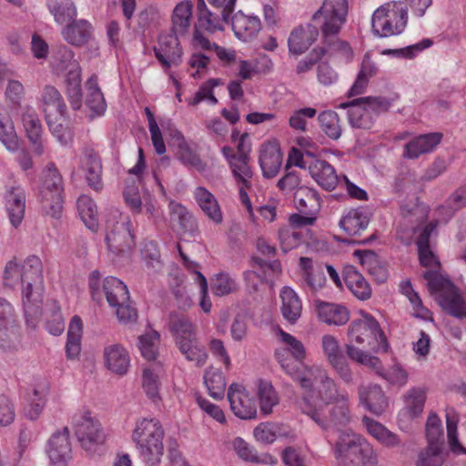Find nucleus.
<instances>
[{"instance_id":"nucleus-44","label":"nucleus","mask_w":466,"mask_h":466,"mask_svg":"<svg viewBox=\"0 0 466 466\" xmlns=\"http://www.w3.org/2000/svg\"><path fill=\"white\" fill-rule=\"evenodd\" d=\"M171 218L177 221L184 233L194 236L198 232V223L194 216L181 204L171 202Z\"/></svg>"},{"instance_id":"nucleus-54","label":"nucleus","mask_w":466,"mask_h":466,"mask_svg":"<svg viewBox=\"0 0 466 466\" xmlns=\"http://www.w3.org/2000/svg\"><path fill=\"white\" fill-rule=\"evenodd\" d=\"M359 400L367 410L377 414V403L379 401V385H360L358 389Z\"/></svg>"},{"instance_id":"nucleus-28","label":"nucleus","mask_w":466,"mask_h":466,"mask_svg":"<svg viewBox=\"0 0 466 466\" xmlns=\"http://www.w3.org/2000/svg\"><path fill=\"white\" fill-rule=\"evenodd\" d=\"M62 35L68 44L82 46L92 36V25L85 19L74 20L63 28Z\"/></svg>"},{"instance_id":"nucleus-22","label":"nucleus","mask_w":466,"mask_h":466,"mask_svg":"<svg viewBox=\"0 0 466 466\" xmlns=\"http://www.w3.org/2000/svg\"><path fill=\"white\" fill-rule=\"evenodd\" d=\"M319 35L317 27L308 25L306 27L299 25L294 28L289 37V51L293 55L305 53L316 41Z\"/></svg>"},{"instance_id":"nucleus-50","label":"nucleus","mask_w":466,"mask_h":466,"mask_svg":"<svg viewBox=\"0 0 466 466\" xmlns=\"http://www.w3.org/2000/svg\"><path fill=\"white\" fill-rule=\"evenodd\" d=\"M197 11L198 25L201 28L209 32L223 30L221 19L207 8L204 0H198Z\"/></svg>"},{"instance_id":"nucleus-63","label":"nucleus","mask_w":466,"mask_h":466,"mask_svg":"<svg viewBox=\"0 0 466 466\" xmlns=\"http://www.w3.org/2000/svg\"><path fill=\"white\" fill-rule=\"evenodd\" d=\"M279 335L280 340L286 345V351L290 353L296 360L302 361L306 357V350L302 342L282 329L279 330Z\"/></svg>"},{"instance_id":"nucleus-61","label":"nucleus","mask_w":466,"mask_h":466,"mask_svg":"<svg viewBox=\"0 0 466 466\" xmlns=\"http://www.w3.org/2000/svg\"><path fill=\"white\" fill-rule=\"evenodd\" d=\"M423 278L427 280L428 289L431 293L439 291L441 293H445L455 288L449 279L440 275L434 270L425 271Z\"/></svg>"},{"instance_id":"nucleus-51","label":"nucleus","mask_w":466,"mask_h":466,"mask_svg":"<svg viewBox=\"0 0 466 466\" xmlns=\"http://www.w3.org/2000/svg\"><path fill=\"white\" fill-rule=\"evenodd\" d=\"M67 96L71 107L78 110L82 106V90L80 72L70 70L66 76Z\"/></svg>"},{"instance_id":"nucleus-11","label":"nucleus","mask_w":466,"mask_h":466,"mask_svg":"<svg viewBox=\"0 0 466 466\" xmlns=\"http://www.w3.org/2000/svg\"><path fill=\"white\" fill-rule=\"evenodd\" d=\"M44 295V283L22 284V303L27 325L35 327L36 320L42 316Z\"/></svg>"},{"instance_id":"nucleus-21","label":"nucleus","mask_w":466,"mask_h":466,"mask_svg":"<svg viewBox=\"0 0 466 466\" xmlns=\"http://www.w3.org/2000/svg\"><path fill=\"white\" fill-rule=\"evenodd\" d=\"M283 155L276 143H265L262 145L259 154V166L263 177L272 178L279 173L282 164Z\"/></svg>"},{"instance_id":"nucleus-1","label":"nucleus","mask_w":466,"mask_h":466,"mask_svg":"<svg viewBox=\"0 0 466 466\" xmlns=\"http://www.w3.org/2000/svg\"><path fill=\"white\" fill-rule=\"evenodd\" d=\"M360 318L353 319L348 328L349 342L345 344L347 357L379 374L378 358L372 355L379 351V322L364 310H360Z\"/></svg>"},{"instance_id":"nucleus-48","label":"nucleus","mask_w":466,"mask_h":466,"mask_svg":"<svg viewBox=\"0 0 466 466\" xmlns=\"http://www.w3.org/2000/svg\"><path fill=\"white\" fill-rule=\"evenodd\" d=\"M447 451L439 446L427 445L418 454L416 466H442L446 460Z\"/></svg>"},{"instance_id":"nucleus-27","label":"nucleus","mask_w":466,"mask_h":466,"mask_svg":"<svg viewBox=\"0 0 466 466\" xmlns=\"http://www.w3.org/2000/svg\"><path fill=\"white\" fill-rule=\"evenodd\" d=\"M22 123L29 142L34 146L35 151L43 153L42 125L37 113L32 107H26L22 115Z\"/></svg>"},{"instance_id":"nucleus-46","label":"nucleus","mask_w":466,"mask_h":466,"mask_svg":"<svg viewBox=\"0 0 466 466\" xmlns=\"http://www.w3.org/2000/svg\"><path fill=\"white\" fill-rule=\"evenodd\" d=\"M204 382L209 395L213 399H223L226 390V380L223 372L219 369H214L212 367L208 369L204 374Z\"/></svg>"},{"instance_id":"nucleus-39","label":"nucleus","mask_w":466,"mask_h":466,"mask_svg":"<svg viewBox=\"0 0 466 466\" xmlns=\"http://www.w3.org/2000/svg\"><path fill=\"white\" fill-rule=\"evenodd\" d=\"M295 359L289 360H281V368L290 376V378L298 382L302 390L310 388V377L313 373V366L308 367L299 364Z\"/></svg>"},{"instance_id":"nucleus-25","label":"nucleus","mask_w":466,"mask_h":466,"mask_svg":"<svg viewBox=\"0 0 466 466\" xmlns=\"http://www.w3.org/2000/svg\"><path fill=\"white\" fill-rule=\"evenodd\" d=\"M293 201L302 214L317 215L321 208V198L317 190L306 186L294 192Z\"/></svg>"},{"instance_id":"nucleus-6","label":"nucleus","mask_w":466,"mask_h":466,"mask_svg":"<svg viewBox=\"0 0 466 466\" xmlns=\"http://www.w3.org/2000/svg\"><path fill=\"white\" fill-rule=\"evenodd\" d=\"M103 290L111 308L116 309V315L122 323H135L137 319V309L130 300L127 285L120 279L109 276L103 281Z\"/></svg>"},{"instance_id":"nucleus-33","label":"nucleus","mask_w":466,"mask_h":466,"mask_svg":"<svg viewBox=\"0 0 466 466\" xmlns=\"http://www.w3.org/2000/svg\"><path fill=\"white\" fill-rule=\"evenodd\" d=\"M282 301L281 313L290 324H295L301 316L302 303L297 293L289 287H284L280 292Z\"/></svg>"},{"instance_id":"nucleus-42","label":"nucleus","mask_w":466,"mask_h":466,"mask_svg":"<svg viewBox=\"0 0 466 466\" xmlns=\"http://www.w3.org/2000/svg\"><path fill=\"white\" fill-rule=\"evenodd\" d=\"M370 218L362 209H351L339 221L340 228L350 236L367 228Z\"/></svg>"},{"instance_id":"nucleus-24","label":"nucleus","mask_w":466,"mask_h":466,"mask_svg":"<svg viewBox=\"0 0 466 466\" xmlns=\"http://www.w3.org/2000/svg\"><path fill=\"white\" fill-rule=\"evenodd\" d=\"M168 329L176 344L197 337L196 326L185 314L172 311L168 315Z\"/></svg>"},{"instance_id":"nucleus-23","label":"nucleus","mask_w":466,"mask_h":466,"mask_svg":"<svg viewBox=\"0 0 466 466\" xmlns=\"http://www.w3.org/2000/svg\"><path fill=\"white\" fill-rule=\"evenodd\" d=\"M343 280L350 292L360 300L371 296V289L364 277L352 265H346L342 270Z\"/></svg>"},{"instance_id":"nucleus-59","label":"nucleus","mask_w":466,"mask_h":466,"mask_svg":"<svg viewBox=\"0 0 466 466\" xmlns=\"http://www.w3.org/2000/svg\"><path fill=\"white\" fill-rule=\"evenodd\" d=\"M380 377L390 385L400 389L407 384L409 373L400 363H394L383 372L380 371Z\"/></svg>"},{"instance_id":"nucleus-10","label":"nucleus","mask_w":466,"mask_h":466,"mask_svg":"<svg viewBox=\"0 0 466 466\" xmlns=\"http://www.w3.org/2000/svg\"><path fill=\"white\" fill-rule=\"evenodd\" d=\"M153 49L155 56L165 69L172 66H177L182 62L183 50L176 34H161L157 46Z\"/></svg>"},{"instance_id":"nucleus-26","label":"nucleus","mask_w":466,"mask_h":466,"mask_svg":"<svg viewBox=\"0 0 466 466\" xmlns=\"http://www.w3.org/2000/svg\"><path fill=\"white\" fill-rule=\"evenodd\" d=\"M441 138L442 134L438 132L420 135L406 144L403 157L417 158L422 154L429 153L441 143Z\"/></svg>"},{"instance_id":"nucleus-3","label":"nucleus","mask_w":466,"mask_h":466,"mask_svg":"<svg viewBox=\"0 0 466 466\" xmlns=\"http://www.w3.org/2000/svg\"><path fill=\"white\" fill-rule=\"evenodd\" d=\"M165 431L157 419H142L132 433L138 455L146 466H159L164 455Z\"/></svg>"},{"instance_id":"nucleus-45","label":"nucleus","mask_w":466,"mask_h":466,"mask_svg":"<svg viewBox=\"0 0 466 466\" xmlns=\"http://www.w3.org/2000/svg\"><path fill=\"white\" fill-rule=\"evenodd\" d=\"M79 216L91 231H96L98 228L97 208L94 200L86 195H82L76 201Z\"/></svg>"},{"instance_id":"nucleus-58","label":"nucleus","mask_w":466,"mask_h":466,"mask_svg":"<svg viewBox=\"0 0 466 466\" xmlns=\"http://www.w3.org/2000/svg\"><path fill=\"white\" fill-rule=\"evenodd\" d=\"M433 42L431 39L425 38L415 45H411L406 47L396 49H383L382 51H380V54L411 59L417 55V53L421 52L422 50L431 46Z\"/></svg>"},{"instance_id":"nucleus-8","label":"nucleus","mask_w":466,"mask_h":466,"mask_svg":"<svg viewBox=\"0 0 466 466\" xmlns=\"http://www.w3.org/2000/svg\"><path fill=\"white\" fill-rule=\"evenodd\" d=\"M342 402L333 406L328 418L321 410L315 409L308 397H303L299 406L301 411L314 420L322 430L328 431L332 425L346 426L350 421V414L347 404V395H342Z\"/></svg>"},{"instance_id":"nucleus-60","label":"nucleus","mask_w":466,"mask_h":466,"mask_svg":"<svg viewBox=\"0 0 466 466\" xmlns=\"http://www.w3.org/2000/svg\"><path fill=\"white\" fill-rule=\"evenodd\" d=\"M253 434L258 441L265 444L273 443L279 436L283 435L280 426L272 422L260 423L254 429Z\"/></svg>"},{"instance_id":"nucleus-13","label":"nucleus","mask_w":466,"mask_h":466,"mask_svg":"<svg viewBox=\"0 0 466 466\" xmlns=\"http://www.w3.org/2000/svg\"><path fill=\"white\" fill-rule=\"evenodd\" d=\"M228 400L231 410L239 419L250 420L256 417V401L243 386L237 383L231 384L228 390Z\"/></svg>"},{"instance_id":"nucleus-5","label":"nucleus","mask_w":466,"mask_h":466,"mask_svg":"<svg viewBox=\"0 0 466 466\" xmlns=\"http://www.w3.org/2000/svg\"><path fill=\"white\" fill-rule=\"evenodd\" d=\"M41 202L45 213L59 218L63 211L65 186L62 175L54 163H48L42 172Z\"/></svg>"},{"instance_id":"nucleus-43","label":"nucleus","mask_w":466,"mask_h":466,"mask_svg":"<svg viewBox=\"0 0 466 466\" xmlns=\"http://www.w3.org/2000/svg\"><path fill=\"white\" fill-rule=\"evenodd\" d=\"M47 7L59 25L71 23L77 14L72 0H47Z\"/></svg>"},{"instance_id":"nucleus-41","label":"nucleus","mask_w":466,"mask_h":466,"mask_svg":"<svg viewBox=\"0 0 466 466\" xmlns=\"http://www.w3.org/2000/svg\"><path fill=\"white\" fill-rule=\"evenodd\" d=\"M19 278L22 284L28 282L33 284L44 283L42 262L36 256L28 257L19 266Z\"/></svg>"},{"instance_id":"nucleus-20","label":"nucleus","mask_w":466,"mask_h":466,"mask_svg":"<svg viewBox=\"0 0 466 466\" xmlns=\"http://www.w3.org/2000/svg\"><path fill=\"white\" fill-rule=\"evenodd\" d=\"M315 307L319 319L328 325L343 326L350 320V310L341 304L316 300Z\"/></svg>"},{"instance_id":"nucleus-40","label":"nucleus","mask_w":466,"mask_h":466,"mask_svg":"<svg viewBox=\"0 0 466 466\" xmlns=\"http://www.w3.org/2000/svg\"><path fill=\"white\" fill-rule=\"evenodd\" d=\"M193 5L190 1H183L176 5L173 10L170 32L176 35H184L190 25Z\"/></svg>"},{"instance_id":"nucleus-14","label":"nucleus","mask_w":466,"mask_h":466,"mask_svg":"<svg viewBox=\"0 0 466 466\" xmlns=\"http://www.w3.org/2000/svg\"><path fill=\"white\" fill-rule=\"evenodd\" d=\"M229 23L236 37L244 42L253 40L261 30L260 19L255 15H246L242 11L230 15Z\"/></svg>"},{"instance_id":"nucleus-15","label":"nucleus","mask_w":466,"mask_h":466,"mask_svg":"<svg viewBox=\"0 0 466 466\" xmlns=\"http://www.w3.org/2000/svg\"><path fill=\"white\" fill-rule=\"evenodd\" d=\"M4 198L9 220L14 228H17L22 223L25 217V191L19 186L6 187Z\"/></svg>"},{"instance_id":"nucleus-55","label":"nucleus","mask_w":466,"mask_h":466,"mask_svg":"<svg viewBox=\"0 0 466 466\" xmlns=\"http://www.w3.org/2000/svg\"><path fill=\"white\" fill-rule=\"evenodd\" d=\"M15 321V312L12 304L5 298H0V343L7 337L9 328Z\"/></svg>"},{"instance_id":"nucleus-64","label":"nucleus","mask_w":466,"mask_h":466,"mask_svg":"<svg viewBox=\"0 0 466 466\" xmlns=\"http://www.w3.org/2000/svg\"><path fill=\"white\" fill-rule=\"evenodd\" d=\"M53 57L61 70L67 69L72 66L71 70L79 71L78 65L75 60L74 52L66 46L61 45L54 49Z\"/></svg>"},{"instance_id":"nucleus-16","label":"nucleus","mask_w":466,"mask_h":466,"mask_svg":"<svg viewBox=\"0 0 466 466\" xmlns=\"http://www.w3.org/2000/svg\"><path fill=\"white\" fill-rule=\"evenodd\" d=\"M310 388L304 390L309 393L317 392L319 397L327 402L336 400L338 398L337 388L334 380L329 376L326 370L319 366H313L312 377H310Z\"/></svg>"},{"instance_id":"nucleus-17","label":"nucleus","mask_w":466,"mask_h":466,"mask_svg":"<svg viewBox=\"0 0 466 466\" xmlns=\"http://www.w3.org/2000/svg\"><path fill=\"white\" fill-rule=\"evenodd\" d=\"M379 107L377 97L366 96L355 98L349 102L341 103L339 108L348 109V117L352 127H361L362 119L370 111H376Z\"/></svg>"},{"instance_id":"nucleus-7","label":"nucleus","mask_w":466,"mask_h":466,"mask_svg":"<svg viewBox=\"0 0 466 466\" xmlns=\"http://www.w3.org/2000/svg\"><path fill=\"white\" fill-rule=\"evenodd\" d=\"M106 243L108 250L117 257L129 256L135 246V237L127 218H108L106 224Z\"/></svg>"},{"instance_id":"nucleus-31","label":"nucleus","mask_w":466,"mask_h":466,"mask_svg":"<svg viewBox=\"0 0 466 466\" xmlns=\"http://www.w3.org/2000/svg\"><path fill=\"white\" fill-rule=\"evenodd\" d=\"M233 449L238 456L244 461L257 464H276L277 459L269 453L258 454L256 449L249 445L245 440L237 437L232 442Z\"/></svg>"},{"instance_id":"nucleus-9","label":"nucleus","mask_w":466,"mask_h":466,"mask_svg":"<svg viewBox=\"0 0 466 466\" xmlns=\"http://www.w3.org/2000/svg\"><path fill=\"white\" fill-rule=\"evenodd\" d=\"M75 433L88 456H99L104 451L105 433L97 420L82 416L75 423Z\"/></svg>"},{"instance_id":"nucleus-35","label":"nucleus","mask_w":466,"mask_h":466,"mask_svg":"<svg viewBox=\"0 0 466 466\" xmlns=\"http://www.w3.org/2000/svg\"><path fill=\"white\" fill-rule=\"evenodd\" d=\"M310 173L315 181L328 191L333 190L339 182L335 168L326 160L316 161L310 167Z\"/></svg>"},{"instance_id":"nucleus-12","label":"nucleus","mask_w":466,"mask_h":466,"mask_svg":"<svg viewBox=\"0 0 466 466\" xmlns=\"http://www.w3.org/2000/svg\"><path fill=\"white\" fill-rule=\"evenodd\" d=\"M380 15L387 17L380 30V38L400 35L404 31L408 12L401 3L390 2L380 5Z\"/></svg>"},{"instance_id":"nucleus-4","label":"nucleus","mask_w":466,"mask_h":466,"mask_svg":"<svg viewBox=\"0 0 466 466\" xmlns=\"http://www.w3.org/2000/svg\"><path fill=\"white\" fill-rule=\"evenodd\" d=\"M333 451L339 466H374L376 463L372 446L363 436L350 430L339 434Z\"/></svg>"},{"instance_id":"nucleus-56","label":"nucleus","mask_w":466,"mask_h":466,"mask_svg":"<svg viewBox=\"0 0 466 466\" xmlns=\"http://www.w3.org/2000/svg\"><path fill=\"white\" fill-rule=\"evenodd\" d=\"M0 141L10 151L18 148V137L13 121L8 116H0Z\"/></svg>"},{"instance_id":"nucleus-2","label":"nucleus","mask_w":466,"mask_h":466,"mask_svg":"<svg viewBox=\"0 0 466 466\" xmlns=\"http://www.w3.org/2000/svg\"><path fill=\"white\" fill-rule=\"evenodd\" d=\"M348 15L347 0H324L321 7L313 15L316 20L322 15L324 23L321 27L323 35V46L316 47L313 53L317 54V58H321L324 55L340 53L347 59L352 55V50L348 42L337 37L341 26L346 22Z\"/></svg>"},{"instance_id":"nucleus-29","label":"nucleus","mask_w":466,"mask_h":466,"mask_svg":"<svg viewBox=\"0 0 466 466\" xmlns=\"http://www.w3.org/2000/svg\"><path fill=\"white\" fill-rule=\"evenodd\" d=\"M195 199L204 214L214 223L220 224L223 215L215 196L204 187H198L194 191Z\"/></svg>"},{"instance_id":"nucleus-53","label":"nucleus","mask_w":466,"mask_h":466,"mask_svg":"<svg viewBox=\"0 0 466 466\" xmlns=\"http://www.w3.org/2000/svg\"><path fill=\"white\" fill-rule=\"evenodd\" d=\"M142 259L145 261L147 268L154 273H157L163 268L161 254L155 241H147L141 249Z\"/></svg>"},{"instance_id":"nucleus-52","label":"nucleus","mask_w":466,"mask_h":466,"mask_svg":"<svg viewBox=\"0 0 466 466\" xmlns=\"http://www.w3.org/2000/svg\"><path fill=\"white\" fill-rule=\"evenodd\" d=\"M86 105L96 116L103 115L106 108L104 95L98 87L97 84L94 83L92 79H89L87 82Z\"/></svg>"},{"instance_id":"nucleus-18","label":"nucleus","mask_w":466,"mask_h":466,"mask_svg":"<svg viewBox=\"0 0 466 466\" xmlns=\"http://www.w3.org/2000/svg\"><path fill=\"white\" fill-rule=\"evenodd\" d=\"M427 398V391L422 387H411L402 396L403 407L400 417L406 420H414L423 412Z\"/></svg>"},{"instance_id":"nucleus-32","label":"nucleus","mask_w":466,"mask_h":466,"mask_svg":"<svg viewBox=\"0 0 466 466\" xmlns=\"http://www.w3.org/2000/svg\"><path fill=\"white\" fill-rule=\"evenodd\" d=\"M400 211L404 222L412 231H416V228L428 218V208L420 203L418 198H413L408 203L401 205Z\"/></svg>"},{"instance_id":"nucleus-47","label":"nucleus","mask_w":466,"mask_h":466,"mask_svg":"<svg viewBox=\"0 0 466 466\" xmlns=\"http://www.w3.org/2000/svg\"><path fill=\"white\" fill-rule=\"evenodd\" d=\"M318 120L321 130L332 140H338L341 137L342 129L339 124V115L332 110L321 112Z\"/></svg>"},{"instance_id":"nucleus-30","label":"nucleus","mask_w":466,"mask_h":466,"mask_svg":"<svg viewBox=\"0 0 466 466\" xmlns=\"http://www.w3.org/2000/svg\"><path fill=\"white\" fill-rule=\"evenodd\" d=\"M106 366L114 373L126 374L129 365L130 359L127 351L120 344L107 346L104 350Z\"/></svg>"},{"instance_id":"nucleus-19","label":"nucleus","mask_w":466,"mask_h":466,"mask_svg":"<svg viewBox=\"0 0 466 466\" xmlns=\"http://www.w3.org/2000/svg\"><path fill=\"white\" fill-rule=\"evenodd\" d=\"M47 453L51 462L56 466H65L71 459L67 428L52 435L48 441Z\"/></svg>"},{"instance_id":"nucleus-38","label":"nucleus","mask_w":466,"mask_h":466,"mask_svg":"<svg viewBox=\"0 0 466 466\" xmlns=\"http://www.w3.org/2000/svg\"><path fill=\"white\" fill-rule=\"evenodd\" d=\"M174 137L178 143L177 157L179 161L189 167H194L199 172L207 168V164L200 158L199 155L193 151L185 141L183 134L177 129L175 130Z\"/></svg>"},{"instance_id":"nucleus-62","label":"nucleus","mask_w":466,"mask_h":466,"mask_svg":"<svg viewBox=\"0 0 466 466\" xmlns=\"http://www.w3.org/2000/svg\"><path fill=\"white\" fill-rule=\"evenodd\" d=\"M42 101L46 107L53 106L61 116H65L66 106L60 92L55 86H46L44 87Z\"/></svg>"},{"instance_id":"nucleus-34","label":"nucleus","mask_w":466,"mask_h":466,"mask_svg":"<svg viewBox=\"0 0 466 466\" xmlns=\"http://www.w3.org/2000/svg\"><path fill=\"white\" fill-rule=\"evenodd\" d=\"M85 157L84 165L87 185L95 191L99 192L103 188L101 159L93 149L86 150Z\"/></svg>"},{"instance_id":"nucleus-57","label":"nucleus","mask_w":466,"mask_h":466,"mask_svg":"<svg viewBox=\"0 0 466 466\" xmlns=\"http://www.w3.org/2000/svg\"><path fill=\"white\" fill-rule=\"evenodd\" d=\"M369 63L370 56L368 54H366L361 64V68L356 77V80L348 92L349 97L355 96L364 93L369 82V78L372 76V70L371 68H370Z\"/></svg>"},{"instance_id":"nucleus-49","label":"nucleus","mask_w":466,"mask_h":466,"mask_svg":"<svg viewBox=\"0 0 466 466\" xmlns=\"http://www.w3.org/2000/svg\"><path fill=\"white\" fill-rule=\"evenodd\" d=\"M258 395L259 398L260 411L264 415L272 413L273 407L279 404V396L272 384L268 381L260 380Z\"/></svg>"},{"instance_id":"nucleus-36","label":"nucleus","mask_w":466,"mask_h":466,"mask_svg":"<svg viewBox=\"0 0 466 466\" xmlns=\"http://www.w3.org/2000/svg\"><path fill=\"white\" fill-rule=\"evenodd\" d=\"M437 301L442 309L450 315L458 319L466 318V301L455 288L449 292L440 293Z\"/></svg>"},{"instance_id":"nucleus-37","label":"nucleus","mask_w":466,"mask_h":466,"mask_svg":"<svg viewBox=\"0 0 466 466\" xmlns=\"http://www.w3.org/2000/svg\"><path fill=\"white\" fill-rule=\"evenodd\" d=\"M176 345L187 360L194 362L197 367L205 365L208 353L204 345L199 342L197 337L182 340Z\"/></svg>"}]
</instances>
